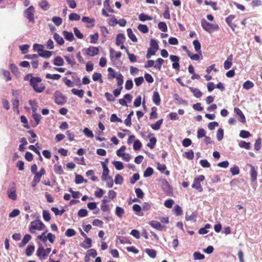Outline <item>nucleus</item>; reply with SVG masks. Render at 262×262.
Instances as JSON below:
<instances>
[{
	"label": "nucleus",
	"instance_id": "13",
	"mask_svg": "<svg viewBox=\"0 0 262 262\" xmlns=\"http://www.w3.org/2000/svg\"><path fill=\"white\" fill-rule=\"evenodd\" d=\"M149 224L152 227L159 231H162L165 227L164 225H162L160 222L156 221H151L149 223Z\"/></svg>",
	"mask_w": 262,
	"mask_h": 262
},
{
	"label": "nucleus",
	"instance_id": "58",
	"mask_svg": "<svg viewBox=\"0 0 262 262\" xmlns=\"http://www.w3.org/2000/svg\"><path fill=\"white\" fill-rule=\"evenodd\" d=\"M76 233V231L73 229H68L65 232V235L70 237L74 236Z\"/></svg>",
	"mask_w": 262,
	"mask_h": 262
},
{
	"label": "nucleus",
	"instance_id": "20",
	"mask_svg": "<svg viewBox=\"0 0 262 262\" xmlns=\"http://www.w3.org/2000/svg\"><path fill=\"white\" fill-rule=\"evenodd\" d=\"M152 101L156 105H159L161 102L160 95L157 91H154L152 96Z\"/></svg>",
	"mask_w": 262,
	"mask_h": 262
},
{
	"label": "nucleus",
	"instance_id": "60",
	"mask_svg": "<svg viewBox=\"0 0 262 262\" xmlns=\"http://www.w3.org/2000/svg\"><path fill=\"white\" fill-rule=\"evenodd\" d=\"M123 177L119 174H117L116 175L115 178V183L116 184H121L123 183Z\"/></svg>",
	"mask_w": 262,
	"mask_h": 262
},
{
	"label": "nucleus",
	"instance_id": "16",
	"mask_svg": "<svg viewBox=\"0 0 262 262\" xmlns=\"http://www.w3.org/2000/svg\"><path fill=\"white\" fill-rule=\"evenodd\" d=\"M92 239L88 237L85 239L83 243L80 244V246L84 249H88L92 247Z\"/></svg>",
	"mask_w": 262,
	"mask_h": 262
},
{
	"label": "nucleus",
	"instance_id": "50",
	"mask_svg": "<svg viewBox=\"0 0 262 262\" xmlns=\"http://www.w3.org/2000/svg\"><path fill=\"white\" fill-rule=\"evenodd\" d=\"M88 211L85 209H80L77 213L78 216L80 217H83L86 216L88 215Z\"/></svg>",
	"mask_w": 262,
	"mask_h": 262
},
{
	"label": "nucleus",
	"instance_id": "59",
	"mask_svg": "<svg viewBox=\"0 0 262 262\" xmlns=\"http://www.w3.org/2000/svg\"><path fill=\"white\" fill-rule=\"evenodd\" d=\"M83 132L87 137L93 138L94 137L92 132L87 127L84 128Z\"/></svg>",
	"mask_w": 262,
	"mask_h": 262
},
{
	"label": "nucleus",
	"instance_id": "43",
	"mask_svg": "<svg viewBox=\"0 0 262 262\" xmlns=\"http://www.w3.org/2000/svg\"><path fill=\"white\" fill-rule=\"evenodd\" d=\"M117 79V84L119 86H122V84L123 83V76L120 73H118L116 77Z\"/></svg>",
	"mask_w": 262,
	"mask_h": 262
},
{
	"label": "nucleus",
	"instance_id": "8",
	"mask_svg": "<svg viewBox=\"0 0 262 262\" xmlns=\"http://www.w3.org/2000/svg\"><path fill=\"white\" fill-rule=\"evenodd\" d=\"M45 226L39 220L34 221L31 222L30 231L32 232V229H37L38 230H43Z\"/></svg>",
	"mask_w": 262,
	"mask_h": 262
},
{
	"label": "nucleus",
	"instance_id": "32",
	"mask_svg": "<svg viewBox=\"0 0 262 262\" xmlns=\"http://www.w3.org/2000/svg\"><path fill=\"white\" fill-rule=\"evenodd\" d=\"M54 39L59 45H63L64 41L62 37H61L58 34L55 33L54 34Z\"/></svg>",
	"mask_w": 262,
	"mask_h": 262
},
{
	"label": "nucleus",
	"instance_id": "48",
	"mask_svg": "<svg viewBox=\"0 0 262 262\" xmlns=\"http://www.w3.org/2000/svg\"><path fill=\"white\" fill-rule=\"evenodd\" d=\"M154 172V170L151 167H148L144 172V177L146 178L151 176Z\"/></svg>",
	"mask_w": 262,
	"mask_h": 262
},
{
	"label": "nucleus",
	"instance_id": "46",
	"mask_svg": "<svg viewBox=\"0 0 262 262\" xmlns=\"http://www.w3.org/2000/svg\"><path fill=\"white\" fill-rule=\"evenodd\" d=\"M150 142L147 144V146L151 149H153L156 144L157 139L155 137H151L149 139Z\"/></svg>",
	"mask_w": 262,
	"mask_h": 262
},
{
	"label": "nucleus",
	"instance_id": "27",
	"mask_svg": "<svg viewBox=\"0 0 262 262\" xmlns=\"http://www.w3.org/2000/svg\"><path fill=\"white\" fill-rule=\"evenodd\" d=\"M187 55L190 57V58L193 60L198 61L200 59H202L200 58L201 56L200 53L192 54L190 51H187Z\"/></svg>",
	"mask_w": 262,
	"mask_h": 262
},
{
	"label": "nucleus",
	"instance_id": "41",
	"mask_svg": "<svg viewBox=\"0 0 262 262\" xmlns=\"http://www.w3.org/2000/svg\"><path fill=\"white\" fill-rule=\"evenodd\" d=\"M156 63L155 64L154 67L158 70H160L161 69V66L164 62V60L161 58H158L156 61Z\"/></svg>",
	"mask_w": 262,
	"mask_h": 262
},
{
	"label": "nucleus",
	"instance_id": "36",
	"mask_svg": "<svg viewBox=\"0 0 262 262\" xmlns=\"http://www.w3.org/2000/svg\"><path fill=\"white\" fill-rule=\"evenodd\" d=\"M8 197L13 200H15L17 198V195L14 189H8L7 191Z\"/></svg>",
	"mask_w": 262,
	"mask_h": 262
},
{
	"label": "nucleus",
	"instance_id": "38",
	"mask_svg": "<svg viewBox=\"0 0 262 262\" xmlns=\"http://www.w3.org/2000/svg\"><path fill=\"white\" fill-rule=\"evenodd\" d=\"M82 21L83 23H86L88 24H92V27H93L94 26V22L95 21V19L94 18H91L87 16H83L82 18Z\"/></svg>",
	"mask_w": 262,
	"mask_h": 262
},
{
	"label": "nucleus",
	"instance_id": "18",
	"mask_svg": "<svg viewBox=\"0 0 262 262\" xmlns=\"http://www.w3.org/2000/svg\"><path fill=\"white\" fill-rule=\"evenodd\" d=\"M193 45L194 46L195 51L196 52H197L198 53H200V54L201 56V58H202L203 56H202V52L201 50V45L200 42L198 40H194L193 41Z\"/></svg>",
	"mask_w": 262,
	"mask_h": 262
},
{
	"label": "nucleus",
	"instance_id": "44",
	"mask_svg": "<svg viewBox=\"0 0 262 262\" xmlns=\"http://www.w3.org/2000/svg\"><path fill=\"white\" fill-rule=\"evenodd\" d=\"M35 247L33 245H29L26 250V254L29 256H31L34 251Z\"/></svg>",
	"mask_w": 262,
	"mask_h": 262
},
{
	"label": "nucleus",
	"instance_id": "39",
	"mask_svg": "<svg viewBox=\"0 0 262 262\" xmlns=\"http://www.w3.org/2000/svg\"><path fill=\"white\" fill-rule=\"evenodd\" d=\"M134 115V112L132 111L127 115V118L124 121L125 124L127 126H130L132 125L131 117Z\"/></svg>",
	"mask_w": 262,
	"mask_h": 262
},
{
	"label": "nucleus",
	"instance_id": "1",
	"mask_svg": "<svg viewBox=\"0 0 262 262\" xmlns=\"http://www.w3.org/2000/svg\"><path fill=\"white\" fill-rule=\"evenodd\" d=\"M41 82V79L38 77H32L30 80V85L33 87L34 90L38 93L42 92L45 89V86Z\"/></svg>",
	"mask_w": 262,
	"mask_h": 262
},
{
	"label": "nucleus",
	"instance_id": "62",
	"mask_svg": "<svg viewBox=\"0 0 262 262\" xmlns=\"http://www.w3.org/2000/svg\"><path fill=\"white\" fill-rule=\"evenodd\" d=\"M140 179V175L139 173H134L133 176L130 178L129 182L131 184H133Z\"/></svg>",
	"mask_w": 262,
	"mask_h": 262
},
{
	"label": "nucleus",
	"instance_id": "7",
	"mask_svg": "<svg viewBox=\"0 0 262 262\" xmlns=\"http://www.w3.org/2000/svg\"><path fill=\"white\" fill-rule=\"evenodd\" d=\"M49 252V248L45 249L43 247H40L37 250L36 255L41 260L45 259L47 258Z\"/></svg>",
	"mask_w": 262,
	"mask_h": 262
},
{
	"label": "nucleus",
	"instance_id": "25",
	"mask_svg": "<svg viewBox=\"0 0 262 262\" xmlns=\"http://www.w3.org/2000/svg\"><path fill=\"white\" fill-rule=\"evenodd\" d=\"M125 213V211L122 207L117 206L115 210L116 215L119 218H122Z\"/></svg>",
	"mask_w": 262,
	"mask_h": 262
},
{
	"label": "nucleus",
	"instance_id": "63",
	"mask_svg": "<svg viewBox=\"0 0 262 262\" xmlns=\"http://www.w3.org/2000/svg\"><path fill=\"white\" fill-rule=\"evenodd\" d=\"M224 136V130L222 128H219L217 130L216 134V138L218 141H221Z\"/></svg>",
	"mask_w": 262,
	"mask_h": 262
},
{
	"label": "nucleus",
	"instance_id": "34",
	"mask_svg": "<svg viewBox=\"0 0 262 262\" xmlns=\"http://www.w3.org/2000/svg\"><path fill=\"white\" fill-rule=\"evenodd\" d=\"M101 77H102L101 74L99 73H97V72L94 73L92 76L93 80L94 81H99L100 83H102L103 80H102Z\"/></svg>",
	"mask_w": 262,
	"mask_h": 262
},
{
	"label": "nucleus",
	"instance_id": "52",
	"mask_svg": "<svg viewBox=\"0 0 262 262\" xmlns=\"http://www.w3.org/2000/svg\"><path fill=\"white\" fill-rule=\"evenodd\" d=\"M112 163L117 170H120L123 168V165L120 161H113Z\"/></svg>",
	"mask_w": 262,
	"mask_h": 262
},
{
	"label": "nucleus",
	"instance_id": "23",
	"mask_svg": "<svg viewBox=\"0 0 262 262\" xmlns=\"http://www.w3.org/2000/svg\"><path fill=\"white\" fill-rule=\"evenodd\" d=\"M31 236L30 234H26L24 236L22 241L19 244V247H24L25 245H26L29 242V241L31 239Z\"/></svg>",
	"mask_w": 262,
	"mask_h": 262
},
{
	"label": "nucleus",
	"instance_id": "11",
	"mask_svg": "<svg viewBox=\"0 0 262 262\" xmlns=\"http://www.w3.org/2000/svg\"><path fill=\"white\" fill-rule=\"evenodd\" d=\"M169 58L173 62L172 64V68L176 70H179L180 69V64L179 63L180 58L176 55H171Z\"/></svg>",
	"mask_w": 262,
	"mask_h": 262
},
{
	"label": "nucleus",
	"instance_id": "61",
	"mask_svg": "<svg viewBox=\"0 0 262 262\" xmlns=\"http://www.w3.org/2000/svg\"><path fill=\"white\" fill-rule=\"evenodd\" d=\"M84 179L81 175L76 174L75 182L77 184H81L83 182Z\"/></svg>",
	"mask_w": 262,
	"mask_h": 262
},
{
	"label": "nucleus",
	"instance_id": "15",
	"mask_svg": "<svg viewBox=\"0 0 262 262\" xmlns=\"http://www.w3.org/2000/svg\"><path fill=\"white\" fill-rule=\"evenodd\" d=\"M174 100L176 101V103L177 104L181 105H187V102L186 100L182 99L178 94H175L173 95Z\"/></svg>",
	"mask_w": 262,
	"mask_h": 262
},
{
	"label": "nucleus",
	"instance_id": "51",
	"mask_svg": "<svg viewBox=\"0 0 262 262\" xmlns=\"http://www.w3.org/2000/svg\"><path fill=\"white\" fill-rule=\"evenodd\" d=\"M159 29L162 32H166L167 31V27L165 23L160 22L158 25Z\"/></svg>",
	"mask_w": 262,
	"mask_h": 262
},
{
	"label": "nucleus",
	"instance_id": "9",
	"mask_svg": "<svg viewBox=\"0 0 262 262\" xmlns=\"http://www.w3.org/2000/svg\"><path fill=\"white\" fill-rule=\"evenodd\" d=\"M34 8L31 6L29 7L27 10L24 12V14L25 17L29 19L30 22H34Z\"/></svg>",
	"mask_w": 262,
	"mask_h": 262
},
{
	"label": "nucleus",
	"instance_id": "29",
	"mask_svg": "<svg viewBox=\"0 0 262 262\" xmlns=\"http://www.w3.org/2000/svg\"><path fill=\"white\" fill-rule=\"evenodd\" d=\"M145 252L149 257L152 258H154L156 257L157 252L154 249H146Z\"/></svg>",
	"mask_w": 262,
	"mask_h": 262
},
{
	"label": "nucleus",
	"instance_id": "6",
	"mask_svg": "<svg viewBox=\"0 0 262 262\" xmlns=\"http://www.w3.org/2000/svg\"><path fill=\"white\" fill-rule=\"evenodd\" d=\"M160 184L162 190L166 194L169 195L171 193L172 191L170 185L166 180H161L160 181Z\"/></svg>",
	"mask_w": 262,
	"mask_h": 262
},
{
	"label": "nucleus",
	"instance_id": "2",
	"mask_svg": "<svg viewBox=\"0 0 262 262\" xmlns=\"http://www.w3.org/2000/svg\"><path fill=\"white\" fill-rule=\"evenodd\" d=\"M201 26L202 28L206 31L211 33L213 31L218 30L219 26L216 24H211L207 22L205 19L201 20Z\"/></svg>",
	"mask_w": 262,
	"mask_h": 262
},
{
	"label": "nucleus",
	"instance_id": "30",
	"mask_svg": "<svg viewBox=\"0 0 262 262\" xmlns=\"http://www.w3.org/2000/svg\"><path fill=\"white\" fill-rule=\"evenodd\" d=\"M71 92L73 94L78 96L80 98L83 97L84 91L83 90H77L73 88L71 90Z\"/></svg>",
	"mask_w": 262,
	"mask_h": 262
},
{
	"label": "nucleus",
	"instance_id": "37",
	"mask_svg": "<svg viewBox=\"0 0 262 262\" xmlns=\"http://www.w3.org/2000/svg\"><path fill=\"white\" fill-rule=\"evenodd\" d=\"M238 145L241 148H244L246 149H250L251 144L250 142H246L244 141H241L239 142Z\"/></svg>",
	"mask_w": 262,
	"mask_h": 262
},
{
	"label": "nucleus",
	"instance_id": "22",
	"mask_svg": "<svg viewBox=\"0 0 262 262\" xmlns=\"http://www.w3.org/2000/svg\"><path fill=\"white\" fill-rule=\"evenodd\" d=\"M109 169L107 166H103V172L102 174L101 179L103 181H106L107 180V177H109Z\"/></svg>",
	"mask_w": 262,
	"mask_h": 262
},
{
	"label": "nucleus",
	"instance_id": "64",
	"mask_svg": "<svg viewBox=\"0 0 262 262\" xmlns=\"http://www.w3.org/2000/svg\"><path fill=\"white\" fill-rule=\"evenodd\" d=\"M193 256L195 260H202L205 258L204 254L198 252H195L193 253Z\"/></svg>",
	"mask_w": 262,
	"mask_h": 262
},
{
	"label": "nucleus",
	"instance_id": "47",
	"mask_svg": "<svg viewBox=\"0 0 262 262\" xmlns=\"http://www.w3.org/2000/svg\"><path fill=\"white\" fill-rule=\"evenodd\" d=\"M243 88L246 90H249L254 86V84L250 81H246L243 85Z\"/></svg>",
	"mask_w": 262,
	"mask_h": 262
},
{
	"label": "nucleus",
	"instance_id": "53",
	"mask_svg": "<svg viewBox=\"0 0 262 262\" xmlns=\"http://www.w3.org/2000/svg\"><path fill=\"white\" fill-rule=\"evenodd\" d=\"M51 210L55 213L56 215H61L65 211L64 209L59 210L57 208L52 207Z\"/></svg>",
	"mask_w": 262,
	"mask_h": 262
},
{
	"label": "nucleus",
	"instance_id": "17",
	"mask_svg": "<svg viewBox=\"0 0 262 262\" xmlns=\"http://www.w3.org/2000/svg\"><path fill=\"white\" fill-rule=\"evenodd\" d=\"M125 40V37L124 34L120 33L118 34L116 37V44L117 46H120L122 44Z\"/></svg>",
	"mask_w": 262,
	"mask_h": 262
},
{
	"label": "nucleus",
	"instance_id": "24",
	"mask_svg": "<svg viewBox=\"0 0 262 262\" xmlns=\"http://www.w3.org/2000/svg\"><path fill=\"white\" fill-rule=\"evenodd\" d=\"M127 33L129 39L133 42H137L138 39L135 34L133 33L132 30L130 28L127 29Z\"/></svg>",
	"mask_w": 262,
	"mask_h": 262
},
{
	"label": "nucleus",
	"instance_id": "5",
	"mask_svg": "<svg viewBox=\"0 0 262 262\" xmlns=\"http://www.w3.org/2000/svg\"><path fill=\"white\" fill-rule=\"evenodd\" d=\"M54 99L58 105H62L67 102V98L60 92L55 93Z\"/></svg>",
	"mask_w": 262,
	"mask_h": 262
},
{
	"label": "nucleus",
	"instance_id": "19",
	"mask_svg": "<svg viewBox=\"0 0 262 262\" xmlns=\"http://www.w3.org/2000/svg\"><path fill=\"white\" fill-rule=\"evenodd\" d=\"M62 34L66 40L69 41H72L74 40V36L72 32L63 31L62 32Z\"/></svg>",
	"mask_w": 262,
	"mask_h": 262
},
{
	"label": "nucleus",
	"instance_id": "54",
	"mask_svg": "<svg viewBox=\"0 0 262 262\" xmlns=\"http://www.w3.org/2000/svg\"><path fill=\"white\" fill-rule=\"evenodd\" d=\"M239 135L240 137L243 139H246L251 136V134L248 131L244 130L241 131Z\"/></svg>",
	"mask_w": 262,
	"mask_h": 262
},
{
	"label": "nucleus",
	"instance_id": "55",
	"mask_svg": "<svg viewBox=\"0 0 262 262\" xmlns=\"http://www.w3.org/2000/svg\"><path fill=\"white\" fill-rule=\"evenodd\" d=\"M69 19L70 20H78L80 19V16L79 14L75 13H71L69 16Z\"/></svg>",
	"mask_w": 262,
	"mask_h": 262
},
{
	"label": "nucleus",
	"instance_id": "3",
	"mask_svg": "<svg viewBox=\"0 0 262 262\" xmlns=\"http://www.w3.org/2000/svg\"><path fill=\"white\" fill-rule=\"evenodd\" d=\"M33 49L34 51L37 52L38 56H39L46 58L49 57V51L45 50L43 46L35 43L33 45Z\"/></svg>",
	"mask_w": 262,
	"mask_h": 262
},
{
	"label": "nucleus",
	"instance_id": "21",
	"mask_svg": "<svg viewBox=\"0 0 262 262\" xmlns=\"http://www.w3.org/2000/svg\"><path fill=\"white\" fill-rule=\"evenodd\" d=\"M189 89L196 98H200L202 96V93L199 89L190 86L189 87Z\"/></svg>",
	"mask_w": 262,
	"mask_h": 262
},
{
	"label": "nucleus",
	"instance_id": "10",
	"mask_svg": "<svg viewBox=\"0 0 262 262\" xmlns=\"http://www.w3.org/2000/svg\"><path fill=\"white\" fill-rule=\"evenodd\" d=\"M248 166L250 167V179L251 182H254L257 179V168H256L254 166L251 164H249Z\"/></svg>",
	"mask_w": 262,
	"mask_h": 262
},
{
	"label": "nucleus",
	"instance_id": "35",
	"mask_svg": "<svg viewBox=\"0 0 262 262\" xmlns=\"http://www.w3.org/2000/svg\"><path fill=\"white\" fill-rule=\"evenodd\" d=\"M38 238L46 243L48 239L49 240V233L43 232L41 235L38 236Z\"/></svg>",
	"mask_w": 262,
	"mask_h": 262
},
{
	"label": "nucleus",
	"instance_id": "31",
	"mask_svg": "<svg viewBox=\"0 0 262 262\" xmlns=\"http://www.w3.org/2000/svg\"><path fill=\"white\" fill-rule=\"evenodd\" d=\"M64 61L60 56L56 57L53 61V63L56 66H61L63 64Z\"/></svg>",
	"mask_w": 262,
	"mask_h": 262
},
{
	"label": "nucleus",
	"instance_id": "42",
	"mask_svg": "<svg viewBox=\"0 0 262 262\" xmlns=\"http://www.w3.org/2000/svg\"><path fill=\"white\" fill-rule=\"evenodd\" d=\"M138 30L143 33H146L148 32V28L145 25L140 24L138 26Z\"/></svg>",
	"mask_w": 262,
	"mask_h": 262
},
{
	"label": "nucleus",
	"instance_id": "28",
	"mask_svg": "<svg viewBox=\"0 0 262 262\" xmlns=\"http://www.w3.org/2000/svg\"><path fill=\"white\" fill-rule=\"evenodd\" d=\"M45 174V170L44 168H41L40 170V171L39 172H37V173H36V176H34L35 177V181L36 182H39L40 180V178L41 176L44 175Z\"/></svg>",
	"mask_w": 262,
	"mask_h": 262
},
{
	"label": "nucleus",
	"instance_id": "26",
	"mask_svg": "<svg viewBox=\"0 0 262 262\" xmlns=\"http://www.w3.org/2000/svg\"><path fill=\"white\" fill-rule=\"evenodd\" d=\"M163 120L160 119L157 121L155 123L151 124L150 126L151 128L155 130H158L160 128V127L163 123Z\"/></svg>",
	"mask_w": 262,
	"mask_h": 262
},
{
	"label": "nucleus",
	"instance_id": "40",
	"mask_svg": "<svg viewBox=\"0 0 262 262\" xmlns=\"http://www.w3.org/2000/svg\"><path fill=\"white\" fill-rule=\"evenodd\" d=\"M139 19L141 21H144L145 20H152V17L144 14V13H141L139 15Z\"/></svg>",
	"mask_w": 262,
	"mask_h": 262
},
{
	"label": "nucleus",
	"instance_id": "56",
	"mask_svg": "<svg viewBox=\"0 0 262 262\" xmlns=\"http://www.w3.org/2000/svg\"><path fill=\"white\" fill-rule=\"evenodd\" d=\"M108 72V79H112L114 78H116V76L114 70L112 68H108L107 69Z\"/></svg>",
	"mask_w": 262,
	"mask_h": 262
},
{
	"label": "nucleus",
	"instance_id": "45",
	"mask_svg": "<svg viewBox=\"0 0 262 262\" xmlns=\"http://www.w3.org/2000/svg\"><path fill=\"white\" fill-rule=\"evenodd\" d=\"M52 20L54 24L57 26L61 25L62 23V18L60 17L54 16Z\"/></svg>",
	"mask_w": 262,
	"mask_h": 262
},
{
	"label": "nucleus",
	"instance_id": "49",
	"mask_svg": "<svg viewBox=\"0 0 262 262\" xmlns=\"http://www.w3.org/2000/svg\"><path fill=\"white\" fill-rule=\"evenodd\" d=\"M174 212L176 215L179 216L182 214L183 211L181 207L178 205H177L174 207Z\"/></svg>",
	"mask_w": 262,
	"mask_h": 262
},
{
	"label": "nucleus",
	"instance_id": "57",
	"mask_svg": "<svg viewBox=\"0 0 262 262\" xmlns=\"http://www.w3.org/2000/svg\"><path fill=\"white\" fill-rule=\"evenodd\" d=\"M99 35L97 33H95L94 34L90 35V42L92 43H96L98 39Z\"/></svg>",
	"mask_w": 262,
	"mask_h": 262
},
{
	"label": "nucleus",
	"instance_id": "12",
	"mask_svg": "<svg viewBox=\"0 0 262 262\" xmlns=\"http://www.w3.org/2000/svg\"><path fill=\"white\" fill-rule=\"evenodd\" d=\"M234 112L235 114L238 117V120L239 122L245 123L246 122V118L243 114V112L238 107H235L234 109Z\"/></svg>",
	"mask_w": 262,
	"mask_h": 262
},
{
	"label": "nucleus",
	"instance_id": "4",
	"mask_svg": "<svg viewBox=\"0 0 262 262\" xmlns=\"http://www.w3.org/2000/svg\"><path fill=\"white\" fill-rule=\"evenodd\" d=\"M205 180V177L203 175H200L199 177L195 178L193 180L192 187L198 190L199 192L203 191V188L201 185V182Z\"/></svg>",
	"mask_w": 262,
	"mask_h": 262
},
{
	"label": "nucleus",
	"instance_id": "14",
	"mask_svg": "<svg viewBox=\"0 0 262 262\" xmlns=\"http://www.w3.org/2000/svg\"><path fill=\"white\" fill-rule=\"evenodd\" d=\"M99 53V49L97 47H90L86 50V54L91 56L96 55Z\"/></svg>",
	"mask_w": 262,
	"mask_h": 262
},
{
	"label": "nucleus",
	"instance_id": "33",
	"mask_svg": "<svg viewBox=\"0 0 262 262\" xmlns=\"http://www.w3.org/2000/svg\"><path fill=\"white\" fill-rule=\"evenodd\" d=\"M150 48H151L152 50L157 52L159 49V46L157 41L155 39H151L150 42Z\"/></svg>",
	"mask_w": 262,
	"mask_h": 262
}]
</instances>
